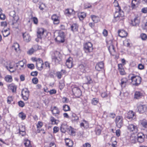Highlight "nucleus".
<instances>
[{"label": "nucleus", "instance_id": "nucleus-61", "mask_svg": "<svg viewBox=\"0 0 147 147\" xmlns=\"http://www.w3.org/2000/svg\"><path fill=\"white\" fill-rule=\"evenodd\" d=\"M69 133L72 135H74L75 134V131L74 130V128L70 127L69 129Z\"/></svg>", "mask_w": 147, "mask_h": 147}, {"label": "nucleus", "instance_id": "nucleus-46", "mask_svg": "<svg viewBox=\"0 0 147 147\" xmlns=\"http://www.w3.org/2000/svg\"><path fill=\"white\" fill-rule=\"evenodd\" d=\"M67 128V126L66 125L62 124L60 127L61 131L63 133H65Z\"/></svg>", "mask_w": 147, "mask_h": 147}, {"label": "nucleus", "instance_id": "nucleus-56", "mask_svg": "<svg viewBox=\"0 0 147 147\" xmlns=\"http://www.w3.org/2000/svg\"><path fill=\"white\" fill-rule=\"evenodd\" d=\"M32 48H33L35 52L41 49V47L37 45H35Z\"/></svg>", "mask_w": 147, "mask_h": 147}, {"label": "nucleus", "instance_id": "nucleus-27", "mask_svg": "<svg viewBox=\"0 0 147 147\" xmlns=\"http://www.w3.org/2000/svg\"><path fill=\"white\" fill-rule=\"evenodd\" d=\"M22 36L24 41L26 42H28L31 40V37L29 34L25 32L22 33Z\"/></svg>", "mask_w": 147, "mask_h": 147}, {"label": "nucleus", "instance_id": "nucleus-45", "mask_svg": "<svg viewBox=\"0 0 147 147\" xmlns=\"http://www.w3.org/2000/svg\"><path fill=\"white\" fill-rule=\"evenodd\" d=\"M137 140V138L134 135H131L130 136L129 141L131 143H136Z\"/></svg>", "mask_w": 147, "mask_h": 147}, {"label": "nucleus", "instance_id": "nucleus-63", "mask_svg": "<svg viewBox=\"0 0 147 147\" xmlns=\"http://www.w3.org/2000/svg\"><path fill=\"white\" fill-rule=\"evenodd\" d=\"M28 67L31 69H33L34 68L35 66L33 64H28L27 65Z\"/></svg>", "mask_w": 147, "mask_h": 147}, {"label": "nucleus", "instance_id": "nucleus-39", "mask_svg": "<svg viewBox=\"0 0 147 147\" xmlns=\"http://www.w3.org/2000/svg\"><path fill=\"white\" fill-rule=\"evenodd\" d=\"M12 24L14 25L16 24L17 22L20 20V17L18 15H16L12 17Z\"/></svg>", "mask_w": 147, "mask_h": 147}, {"label": "nucleus", "instance_id": "nucleus-31", "mask_svg": "<svg viewBox=\"0 0 147 147\" xmlns=\"http://www.w3.org/2000/svg\"><path fill=\"white\" fill-rule=\"evenodd\" d=\"M67 72L65 70L61 69L60 71H59L57 73V76L58 78L60 79L63 75H66Z\"/></svg>", "mask_w": 147, "mask_h": 147}, {"label": "nucleus", "instance_id": "nucleus-22", "mask_svg": "<svg viewBox=\"0 0 147 147\" xmlns=\"http://www.w3.org/2000/svg\"><path fill=\"white\" fill-rule=\"evenodd\" d=\"M36 66L37 68L39 70H42L43 69V61L40 59L36 60Z\"/></svg>", "mask_w": 147, "mask_h": 147}, {"label": "nucleus", "instance_id": "nucleus-59", "mask_svg": "<svg viewBox=\"0 0 147 147\" xmlns=\"http://www.w3.org/2000/svg\"><path fill=\"white\" fill-rule=\"evenodd\" d=\"M32 21L34 24L37 25L38 23V20L37 18L35 17H33L32 18Z\"/></svg>", "mask_w": 147, "mask_h": 147}, {"label": "nucleus", "instance_id": "nucleus-17", "mask_svg": "<svg viewBox=\"0 0 147 147\" xmlns=\"http://www.w3.org/2000/svg\"><path fill=\"white\" fill-rule=\"evenodd\" d=\"M145 139V135L142 132L138 133L137 135V140L140 143L144 142Z\"/></svg>", "mask_w": 147, "mask_h": 147}, {"label": "nucleus", "instance_id": "nucleus-58", "mask_svg": "<svg viewBox=\"0 0 147 147\" xmlns=\"http://www.w3.org/2000/svg\"><path fill=\"white\" fill-rule=\"evenodd\" d=\"M59 128L57 126H55L53 128V134H56L59 132Z\"/></svg>", "mask_w": 147, "mask_h": 147}, {"label": "nucleus", "instance_id": "nucleus-10", "mask_svg": "<svg viewBox=\"0 0 147 147\" xmlns=\"http://www.w3.org/2000/svg\"><path fill=\"white\" fill-rule=\"evenodd\" d=\"M26 63L24 60L19 61L16 63V69L19 70L24 69L26 67Z\"/></svg>", "mask_w": 147, "mask_h": 147}, {"label": "nucleus", "instance_id": "nucleus-6", "mask_svg": "<svg viewBox=\"0 0 147 147\" xmlns=\"http://www.w3.org/2000/svg\"><path fill=\"white\" fill-rule=\"evenodd\" d=\"M84 50L85 53H90L92 52L93 50V45L90 42H87L84 44L83 45Z\"/></svg>", "mask_w": 147, "mask_h": 147}, {"label": "nucleus", "instance_id": "nucleus-62", "mask_svg": "<svg viewBox=\"0 0 147 147\" xmlns=\"http://www.w3.org/2000/svg\"><path fill=\"white\" fill-rule=\"evenodd\" d=\"M34 52L33 48H32L27 52V53L28 55H31Z\"/></svg>", "mask_w": 147, "mask_h": 147}, {"label": "nucleus", "instance_id": "nucleus-28", "mask_svg": "<svg viewBox=\"0 0 147 147\" xmlns=\"http://www.w3.org/2000/svg\"><path fill=\"white\" fill-rule=\"evenodd\" d=\"M12 50H14L16 52L20 53L21 51L20 49V46L19 44L16 43H14L12 46Z\"/></svg>", "mask_w": 147, "mask_h": 147}, {"label": "nucleus", "instance_id": "nucleus-13", "mask_svg": "<svg viewBox=\"0 0 147 147\" xmlns=\"http://www.w3.org/2000/svg\"><path fill=\"white\" fill-rule=\"evenodd\" d=\"M115 121L116 126L119 128H121L123 125V118L121 116H117Z\"/></svg>", "mask_w": 147, "mask_h": 147}, {"label": "nucleus", "instance_id": "nucleus-53", "mask_svg": "<svg viewBox=\"0 0 147 147\" xmlns=\"http://www.w3.org/2000/svg\"><path fill=\"white\" fill-rule=\"evenodd\" d=\"M5 80L6 82H12L13 79L11 76L7 75L5 77Z\"/></svg>", "mask_w": 147, "mask_h": 147}, {"label": "nucleus", "instance_id": "nucleus-7", "mask_svg": "<svg viewBox=\"0 0 147 147\" xmlns=\"http://www.w3.org/2000/svg\"><path fill=\"white\" fill-rule=\"evenodd\" d=\"M73 94L76 97H79L82 94V92L78 87L76 85H72L71 86Z\"/></svg>", "mask_w": 147, "mask_h": 147}, {"label": "nucleus", "instance_id": "nucleus-41", "mask_svg": "<svg viewBox=\"0 0 147 147\" xmlns=\"http://www.w3.org/2000/svg\"><path fill=\"white\" fill-rule=\"evenodd\" d=\"M107 90L106 88H102L100 90V92L102 97L105 98L107 96Z\"/></svg>", "mask_w": 147, "mask_h": 147}, {"label": "nucleus", "instance_id": "nucleus-2", "mask_svg": "<svg viewBox=\"0 0 147 147\" xmlns=\"http://www.w3.org/2000/svg\"><path fill=\"white\" fill-rule=\"evenodd\" d=\"M124 13L123 11L121 9V10H116L114 14L113 22L120 21L124 19Z\"/></svg>", "mask_w": 147, "mask_h": 147}, {"label": "nucleus", "instance_id": "nucleus-11", "mask_svg": "<svg viewBox=\"0 0 147 147\" xmlns=\"http://www.w3.org/2000/svg\"><path fill=\"white\" fill-rule=\"evenodd\" d=\"M51 111L52 114L57 118L59 119L60 117V111L59 109L57 107L54 106L51 108Z\"/></svg>", "mask_w": 147, "mask_h": 147}, {"label": "nucleus", "instance_id": "nucleus-42", "mask_svg": "<svg viewBox=\"0 0 147 147\" xmlns=\"http://www.w3.org/2000/svg\"><path fill=\"white\" fill-rule=\"evenodd\" d=\"M3 36L4 37L8 36L10 34L9 29L7 28L6 30H4L2 31Z\"/></svg>", "mask_w": 147, "mask_h": 147}, {"label": "nucleus", "instance_id": "nucleus-20", "mask_svg": "<svg viewBox=\"0 0 147 147\" xmlns=\"http://www.w3.org/2000/svg\"><path fill=\"white\" fill-rule=\"evenodd\" d=\"M140 15H137L136 16L134 20H131V24L133 26H136L138 25L140 21Z\"/></svg>", "mask_w": 147, "mask_h": 147}, {"label": "nucleus", "instance_id": "nucleus-15", "mask_svg": "<svg viewBox=\"0 0 147 147\" xmlns=\"http://www.w3.org/2000/svg\"><path fill=\"white\" fill-rule=\"evenodd\" d=\"M65 14L68 17L74 16L76 14V11L73 9L69 8L65 9L64 11Z\"/></svg>", "mask_w": 147, "mask_h": 147}, {"label": "nucleus", "instance_id": "nucleus-4", "mask_svg": "<svg viewBox=\"0 0 147 147\" xmlns=\"http://www.w3.org/2000/svg\"><path fill=\"white\" fill-rule=\"evenodd\" d=\"M137 108L138 111L140 113L147 112V105L142 102H138L137 104Z\"/></svg>", "mask_w": 147, "mask_h": 147}, {"label": "nucleus", "instance_id": "nucleus-43", "mask_svg": "<svg viewBox=\"0 0 147 147\" xmlns=\"http://www.w3.org/2000/svg\"><path fill=\"white\" fill-rule=\"evenodd\" d=\"M114 6L116 8V10H121V9L120 7L119 6L118 2L117 0H114L113 3Z\"/></svg>", "mask_w": 147, "mask_h": 147}, {"label": "nucleus", "instance_id": "nucleus-14", "mask_svg": "<svg viewBox=\"0 0 147 147\" xmlns=\"http://www.w3.org/2000/svg\"><path fill=\"white\" fill-rule=\"evenodd\" d=\"M30 92L26 88H24L22 91V96L23 99L25 101L28 100Z\"/></svg>", "mask_w": 147, "mask_h": 147}, {"label": "nucleus", "instance_id": "nucleus-32", "mask_svg": "<svg viewBox=\"0 0 147 147\" xmlns=\"http://www.w3.org/2000/svg\"><path fill=\"white\" fill-rule=\"evenodd\" d=\"M140 3L138 0H132L131 2V7L132 9L136 8L140 4Z\"/></svg>", "mask_w": 147, "mask_h": 147}, {"label": "nucleus", "instance_id": "nucleus-25", "mask_svg": "<svg viewBox=\"0 0 147 147\" xmlns=\"http://www.w3.org/2000/svg\"><path fill=\"white\" fill-rule=\"evenodd\" d=\"M119 36L122 38H125L127 35V32L124 30H119L118 31Z\"/></svg>", "mask_w": 147, "mask_h": 147}, {"label": "nucleus", "instance_id": "nucleus-16", "mask_svg": "<svg viewBox=\"0 0 147 147\" xmlns=\"http://www.w3.org/2000/svg\"><path fill=\"white\" fill-rule=\"evenodd\" d=\"M5 67L11 72H15L16 69L14 67V63L12 62H9L7 65Z\"/></svg>", "mask_w": 147, "mask_h": 147}, {"label": "nucleus", "instance_id": "nucleus-26", "mask_svg": "<svg viewBox=\"0 0 147 147\" xmlns=\"http://www.w3.org/2000/svg\"><path fill=\"white\" fill-rule=\"evenodd\" d=\"M123 65L121 63L118 64V69L120 74L121 75H125L126 74L125 72L123 67Z\"/></svg>", "mask_w": 147, "mask_h": 147}, {"label": "nucleus", "instance_id": "nucleus-55", "mask_svg": "<svg viewBox=\"0 0 147 147\" xmlns=\"http://www.w3.org/2000/svg\"><path fill=\"white\" fill-rule=\"evenodd\" d=\"M19 117L22 120L24 119L26 117V115L23 112H21L19 113Z\"/></svg>", "mask_w": 147, "mask_h": 147}, {"label": "nucleus", "instance_id": "nucleus-1", "mask_svg": "<svg viewBox=\"0 0 147 147\" xmlns=\"http://www.w3.org/2000/svg\"><path fill=\"white\" fill-rule=\"evenodd\" d=\"M63 58L62 54L59 51H55L52 55V61L56 65L59 64Z\"/></svg>", "mask_w": 147, "mask_h": 147}, {"label": "nucleus", "instance_id": "nucleus-30", "mask_svg": "<svg viewBox=\"0 0 147 147\" xmlns=\"http://www.w3.org/2000/svg\"><path fill=\"white\" fill-rule=\"evenodd\" d=\"M104 64L102 62L98 63L95 66V69L96 70L100 71L104 68Z\"/></svg>", "mask_w": 147, "mask_h": 147}, {"label": "nucleus", "instance_id": "nucleus-64", "mask_svg": "<svg viewBox=\"0 0 147 147\" xmlns=\"http://www.w3.org/2000/svg\"><path fill=\"white\" fill-rule=\"evenodd\" d=\"M19 106L21 107H23L25 106L24 102L20 100L18 102Z\"/></svg>", "mask_w": 147, "mask_h": 147}, {"label": "nucleus", "instance_id": "nucleus-29", "mask_svg": "<svg viewBox=\"0 0 147 147\" xmlns=\"http://www.w3.org/2000/svg\"><path fill=\"white\" fill-rule=\"evenodd\" d=\"M71 121L73 122L78 121L79 120V117L75 113L73 112L71 113Z\"/></svg>", "mask_w": 147, "mask_h": 147}, {"label": "nucleus", "instance_id": "nucleus-18", "mask_svg": "<svg viewBox=\"0 0 147 147\" xmlns=\"http://www.w3.org/2000/svg\"><path fill=\"white\" fill-rule=\"evenodd\" d=\"M87 66L86 65H84L82 64L80 65L78 68V73L80 75H81L83 73L86 72V69Z\"/></svg>", "mask_w": 147, "mask_h": 147}, {"label": "nucleus", "instance_id": "nucleus-12", "mask_svg": "<svg viewBox=\"0 0 147 147\" xmlns=\"http://www.w3.org/2000/svg\"><path fill=\"white\" fill-rule=\"evenodd\" d=\"M43 125V122L41 121H38L37 123L36 124L37 128L36 132L37 133H41L43 134H45L46 132L44 129L41 128V127Z\"/></svg>", "mask_w": 147, "mask_h": 147}, {"label": "nucleus", "instance_id": "nucleus-38", "mask_svg": "<svg viewBox=\"0 0 147 147\" xmlns=\"http://www.w3.org/2000/svg\"><path fill=\"white\" fill-rule=\"evenodd\" d=\"M79 25L78 24L74 23L72 24L71 26V30L73 32H76L78 31Z\"/></svg>", "mask_w": 147, "mask_h": 147}, {"label": "nucleus", "instance_id": "nucleus-33", "mask_svg": "<svg viewBox=\"0 0 147 147\" xmlns=\"http://www.w3.org/2000/svg\"><path fill=\"white\" fill-rule=\"evenodd\" d=\"M17 86L13 84H10L8 86V89L13 93H16V91Z\"/></svg>", "mask_w": 147, "mask_h": 147}, {"label": "nucleus", "instance_id": "nucleus-40", "mask_svg": "<svg viewBox=\"0 0 147 147\" xmlns=\"http://www.w3.org/2000/svg\"><path fill=\"white\" fill-rule=\"evenodd\" d=\"M140 125L144 128H147V120L143 119L140 121Z\"/></svg>", "mask_w": 147, "mask_h": 147}, {"label": "nucleus", "instance_id": "nucleus-9", "mask_svg": "<svg viewBox=\"0 0 147 147\" xmlns=\"http://www.w3.org/2000/svg\"><path fill=\"white\" fill-rule=\"evenodd\" d=\"M128 130L130 133H135L138 131V127L135 124H129L127 126Z\"/></svg>", "mask_w": 147, "mask_h": 147}, {"label": "nucleus", "instance_id": "nucleus-57", "mask_svg": "<svg viewBox=\"0 0 147 147\" xmlns=\"http://www.w3.org/2000/svg\"><path fill=\"white\" fill-rule=\"evenodd\" d=\"M140 36L143 40H146L147 38V36L145 33H142L140 34Z\"/></svg>", "mask_w": 147, "mask_h": 147}, {"label": "nucleus", "instance_id": "nucleus-23", "mask_svg": "<svg viewBox=\"0 0 147 147\" xmlns=\"http://www.w3.org/2000/svg\"><path fill=\"white\" fill-rule=\"evenodd\" d=\"M136 113L132 111H129L127 114L126 117L129 120H132L135 118Z\"/></svg>", "mask_w": 147, "mask_h": 147}, {"label": "nucleus", "instance_id": "nucleus-51", "mask_svg": "<svg viewBox=\"0 0 147 147\" xmlns=\"http://www.w3.org/2000/svg\"><path fill=\"white\" fill-rule=\"evenodd\" d=\"M99 102V99L98 98H94L91 100V103L94 105H96Z\"/></svg>", "mask_w": 147, "mask_h": 147}, {"label": "nucleus", "instance_id": "nucleus-3", "mask_svg": "<svg viewBox=\"0 0 147 147\" xmlns=\"http://www.w3.org/2000/svg\"><path fill=\"white\" fill-rule=\"evenodd\" d=\"M48 32L46 30L42 28H38L37 29L36 35L38 38L42 39L46 38Z\"/></svg>", "mask_w": 147, "mask_h": 147}, {"label": "nucleus", "instance_id": "nucleus-49", "mask_svg": "<svg viewBox=\"0 0 147 147\" xmlns=\"http://www.w3.org/2000/svg\"><path fill=\"white\" fill-rule=\"evenodd\" d=\"M63 110L65 112L70 111L71 109L70 107L68 105L65 104L63 106Z\"/></svg>", "mask_w": 147, "mask_h": 147}, {"label": "nucleus", "instance_id": "nucleus-34", "mask_svg": "<svg viewBox=\"0 0 147 147\" xmlns=\"http://www.w3.org/2000/svg\"><path fill=\"white\" fill-rule=\"evenodd\" d=\"M80 127L82 128H87L89 126L88 122L85 119H83L82 120V122L80 123Z\"/></svg>", "mask_w": 147, "mask_h": 147}, {"label": "nucleus", "instance_id": "nucleus-35", "mask_svg": "<svg viewBox=\"0 0 147 147\" xmlns=\"http://www.w3.org/2000/svg\"><path fill=\"white\" fill-rule=\"evenodd\" d=\"M66 146L68 147H72L74 144L73 141L69 138H66L65 140Z\"/></svg>", "mask_w": 147, "mask_h": 147}, {"label": "nucleus", "instance_id": "nucleus-5", "mask_svg": "<svg viewBox=\"0 0 147 147\" xmlns=\"http://www.w3.org/2000/svg\"><path fill=\"white\" fill-rule=\"evenodd\" d=\"M66 38V34L63 31L59 30L58 32V35L55 38V40L57 42L63 43L65 42Z\"/></svg>", "mask_w": 147, "mask_h": 147}, {"label": "nucleus", "instance_id": "nucleus-8", "mask_svg": "<svg viewBox=\"0 0 147 147\" xmlns=\"http://www.w3.org/2000/svg\"><path fill=\"white\" fill-rule=\"evenodd\" d=\"M107 46L108 48V50L111 55L114 56L116 54V51L114 46L113 45L111 41H106Z\"/></svg>", "mask_w": 147, "mask_h": 147}, {"label": "nucleus", "instance_id": "nucleus-24", "mask_svg": "<svg viewBox=\"0 0 147 147\" xmlns=\"http://www.w3.org/2000/svg\"><path fill=\"white\" fill-rule=\"evenodd\" d=\"M73 60L72 58L70 57L66 60L65 64L68 68H70L73 66Z\"/></svg>", "mask_w": 147, "mask_h": 147}, {"label": "nucleus", "instance_id": "nucleus-54", "mask_svg": "<svg viewBox=\"0 0 147 147\" xmlns=\"http://www.w3.org/2000/svg\"><path fill=\"white\" fill-rule=\"evenodd\" d=\"M115 116L116 115L115 113H112L108 114L107 117L108 118L114 119Z\"/></svg>", "mask_w": 147, "mask_h": 147}, {"label": "nucleus", "instance_id": "nucleus-60", "mask_svg": "<svg viewBox=\"0 0 147 147\" xmlns=\"http://www.w3.org/2000/svg\"><path fill=\"white\" fill-rule=\"evenodd\" d=\"M19 132H22V131H26L25 127L24 126L21 125L20 126L19 129Z\"/></svg>", "mask_w": 147, "mask_h": 147}, {"label": "nucleus", "instance_id": "nucleus-47", "mask_svg": "<svg viewBox=\"0 0 147 147\" xmlns=\"http://www.w3.org/2000/svg\"><path fill=\"white\" fill-rule=\"evenodd\" d=\"M14 97L12 96H8L7 98V101L8 104H10L13 101Z\"/></svg>", "mask_w": 147, "mask_h": 147}, {"label": "nucleus", "instance_id": "nucleus-44", "mask_svg": "<svg viewBox=\"0 0 147 147\" xmlns=\"http://www.w3.org/2000/svg\"><path fill=\"white\" fill-rule=\"evenodd\" d=\"M142 96V94L139 91H136L135 92L134 97L137 99H139Z\"/></svg>", "mask_w": 147, "mask_h": 147}, {"label": "nucleus", "instance_id": "nucleus-19", "mask_svg": "<svg viewBox=\"0 0 147 147\" xmlns=\"http://www.w3.org/2000/svg\"><path fill=\"white\" fill-rule=\"evenodd\" d=\"M51 19L54 24H58L59 23L60 17L56 14H53L51 16Z\"/></svg>", "mask_w": 147, "mask_h": 147}, {"label": "nucleus", "instance_id": "nucleus-52", "mask_svg": "<svg viewBox=\"0 0 147 147\" xmlns=\"http://www.w3.org/2000/svg\"><path fill=\"white\" fill-rule=\"evenodd\" d=\"M91 18L92 21L95 23L97 22L99 19V17L94 15H91Z\"/></svg>", "mask_w": 147, "mask_h": 147}, {"label": "nucleus", "instance_id": "nucleus-21", "mask_svg": "<svg viewBox=\"0 0 147 147\" xmlns=\"http://www.w3.org/2000/svg\"><path fill=\"white\" fill-rule=\"evenodd\" d=\"M132 75L133 76L131 78V80L132 82L134 83L141 82L142 78L140 76H135L134 74H132Z\"/></svg>", "mask_w": 147, "mask_h": 147}, {"label": "nucleus", "instance_id": "nucleus-37", "mask_svg": "<svg viewBox=\"0 0 147 147\" xmlns=\"http://www.w3.org/2000/svg\"><path fill=\"white\" fill-rule=\"evenodd\" d=\"M86 16V13L84 12H79L78 13V17L80 20H83Z\"/></svg>", "mask_w": 147, "mask_h": 147}, {"label": "nucleus", "instance_id": "nucleus-36", "mask_svg": "<svg viewBox=\"0 0 147 147\" xmlns=\"http://www.w3.org/2000/svg\"><path fill=\"white\" fill-rule=\"evenodd\" d=\"M102 130V127L100 125H97L95 128V132L96 134L97 135H100Z\"/></svg>", "mask_w": 147, "mask_h": 147}, {"label": "nucleus", "instance_id": "nucleus-48", "mask_svg": "<svg viewBox=\"0 0 147 147\" xmlns=\"http://www.w3.org/2000/svg\"><path fill=\"white\" fill-rule=\"evenodd\" d=\"M24 144L25 147H32L30 141L28 139L24 140Z\"/></svg>", "mask_w": 147, "mask_h": 147}, {"label": "nucleus", "instance_id": "nucleus-50", "mask_svg": "<svg viewBox=\"0 0 147 147\" xmlns=\"http://www.w3.org/2000/svg\"><path fill=\"white\" fill-rule=\"evenodd\" d=\"M50 121L52 125H57L58 123L57 122V119L52 116H51L50 118Z\"/></svg>", "mask_w": 147, "mask_h": 147}]
</instances>
